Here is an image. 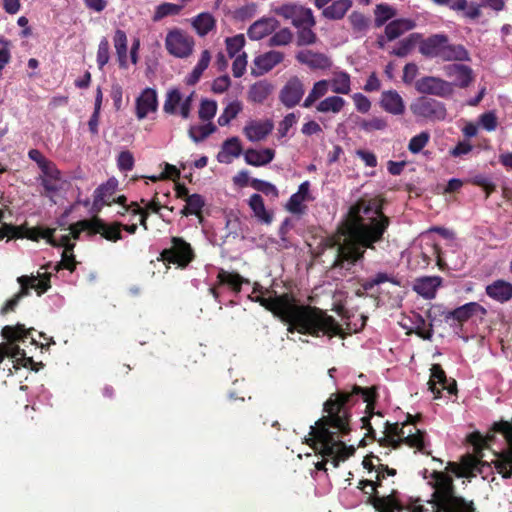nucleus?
<instances>
[{
    "label": "nucleus",
    "instance_id": "obj_45",
    "mask_svg": "<svg viewBox=\"0 0 512 512\" xmlns=\"http://www.w3.org/2000/svg\"><path fill=\"white\" fill-rule=\"evenodd\" d=\"M329 85L330 82H328V80L326 79L315 82L311 91L309 92V94L307 95L303 102V107H312L317 100H319L328 93Z\"/></svg>",
    "mask_w": 512,
    "mask_h": 512
},
{
    "label": "nucleus",
    "instance_id": "obj_4",
    "mask_svg": "<svg viewBox=\"0 0 512 512\" xmlns=\"http://www.w3.org/2000/svg\"><path fill=\"white\" fill-rule=\"evenodd\" d=\"M433 489L428 504L433 512H477L473 500H467L456 492L454 480L444 471L434 470L428 480Z\"/></svg>",
    "mask_w": 512,
    "mask_h": 512
},
{
    "label": "nucleus",
    "instance_id": "obj_3",
    "mask_svg": "<svg viewBox=\"0 0 512 512\" xmlns=\"http://www.w3.org/2000/svg\"><path fill=\"white\" fill-rule=\"evenodd\" d=\"M252 294L250 299L287 323L290 333L297 331L314 337L325 334L332 337L342 332L334 317L316 306L300 304L293 292L278 294L277 291L264 288L255 282Z\"/></svg>",
    "mask_w": 512,
    "mask_h": 512
},
{
    "label": "nucleus",
    "instance_id": "obj_53",
    "mask_svg": "<svg viewBox=\"0 0 512 512\" xmlns=\"http://www.w3.org/2000/svg\"><path fill=\"white\" fill-rule=\"evenodd\" d=\"M181 9H182V6L174 4V3H169V2L162 3L157 6L152 19L154 22L160 21L161 19H163L166 16L179 14Z\"/></svg>",
    "mask_w": 512,
    "mask_h": 512
},
{
    "label": "nucleus",
    "instance_id": "obj_40",
    "mask_svg": "<svg viewBox=\"0 0 512 512\" xmlns=\"http://www.w3.org/2000/svg\"><path fill=\"white\" fill-rule=\"evenodd\" d=\"M113 43L118 57L120 68H127V36L126 33L117 29L113 37Z\"/></svg>",
    "mask_w": 512,
    "mask_h": 512
},
{
    "label": "nucleus",
    "instance_id": "obj_36",
    "mask_svg": "<svg viewBox=\"0 0 512 512\" xmlns=\"http://www.w3.org/2000/svg\"><path fill=\"white\" fill-rule=\"evenodd\" d=\"M471 60L470 53L462 44L446 43L442 61L468 62Z\"/></svg>",
    "mask_w": 512,
    "mask_h": 512
},
{
    "label": "nucleus",
    "instance_id": "obj_57",
    "mask_svg": "<svg viewBox=\"0 0 512 512\" xmlns=\"http://www.w3.org/2000/svg\"><path fill=\"white\" fill-rule=\"evenodd\" d=\"M225 43H226V50H227L229 57L233 58L244 47L245 38H244L243 34H238L233 37H228L225 40Z\"/></svg>",
    "mask_w": 512,
    "mask_h": 512
},
{
    "label": "nucleus",
    "instance_id": "obj_64",
    "mask_svg": "<svg viewBox=\"0 0 512 512\" xmlns=\"http://www.w3.org/2000/svg\"><path fill=\"white\" fill-rule=\"evenodd\" d=\"M134 156L133 154L128 151H121L117 157V166L120 171L127 172L131 171L134 167Z\"/></svg>",
    "mask_w": 512,
    "mask_h": 512
},
{
    "label": "nucleus",
    "instance_id": "obj_27",
    "mask_svg": "<svg viewBox=\"0 0 512 512\" xmlns=\"http://www.w3.org/2000/svg\"><path fill=\"white\" fill-rule=\"evenodd\" d=\"M310 183L309 181H304L298 187V191L292 194L286 204V209L296 215H301L305 212V206L303 205L304 201L312 200L310 197Z\"/></svg>",
    "mask_w": 512,
    "mask_h": 512
},
{
    "label": "nucleus",
    "instance_id": "obj_41",
    "mask_svg": "<svg viewBox=\"0 0 512 512\" xmlns=\"http://www.w3.org/2000/svg\"><path fill=\"white\" fill-rule=\"evenodd\" d=\"M186 205L181 210L182 216H190L195 215L197 216L200 221L202 220V208L205 205V200L200 194H192L190 197H187V200H185Z\"/></svg>",
    "mask_w": 512,
    "mask_h": 512
},
{
    "label": "nucleus",
    "instance_id": "obj_51",
    "mask_svg": "<svg viewBox=\"0 0 512 512\" xmlns=\"http://www.w3.org/2000/svg\"><path fill=\"white\" fill-rule=\"evenodd\" d=\"M182 101V95L179 89L174 88L167 92L166 99L163 105V111L167 114H175L177 107Z\"/></svg>",
    "mask_w": 512,
    "mask_h": 512
},
{
    "label": "nucleus",
    "instance_id": "obj_34",
    "mask_svg": "<svg viewBox=\"0 0 512 512\" xmlns=\"http://www.w3.org/2000/svg\"><path fill=\"white\" fill-rule=\"evenodd\" d=\"M274 156H275V152H274V150H272L270 148H265L261 151L250 148V149H247L244 153L245 162L248 165H252V166H256V167L264 166V165L270 163L274 159Z\"/></svg>",
    "mask_w": 512,
    "mask_h": 512
},
{
    "label": "nucleus",
    "instance_id": "obj_23",
    "mask_svg": "<svg viewBox=\"0 0 512 512\" xmlns=\"http://www.w3.org/2000/svg\"><path fill=\"white\" fill-rule=\"evenodd\" d=\"M444 72L447 77L454 79L452 86L467 88L474 81L472 68L464 64L446 65Z\"/></svg>",
    "mask_w": 512,
    "mask_h": 512
},
{
    "label": "nucleus",
    "instance_id": "obj_8",
    "mask_svg": "<svg viewBox=\"0 0 512 512\" xmlns=\"http://www.w3.org/2000/svg\"><path fill=\"white\" fill-rule=\"evenodd\" d=\"M493 430L504 436L507 447L495 454L496 459L492 463L497 473L504 479H509L512 477V423L503 420L495 422Z\"/></svg>",
    "mask_w": 512,
    "mask_h": 512
},
{
    "label": "nucleus",
    "instance_id": "obj_43",
    "mask_svg": "<svg viewBox=\"0 0 512 512\" xmlns=\"http://www.w3.org/2000/svg\"><path fill=\"white\" fill-rule=\"evenodd\" d=\"M416 334L418 337L422 338L423 340H431L433 337V324L432 323H426V320L420 315L416 314L414 321H413V327L408 330L407 334Z\"/></svg>",
    "mask_w": 512,
    "mask_h": 512
},
{
    "label": "nucleus",
    "instance_id": "obj_47",
    "mask_svg": "<svg viewBox=\"0 0 512 512\" xmlns=\"http://www.w3.org/2000/svg\"><path fill=\"white\" fill-rule=\"evenodd\" d=\"M216 26V21L210 13H200L193 21V27L200 36L207 35Z\"/></svg>",
    "mask_w": 512,
    "mask_h": 512
},
{
    "label": "nucleus",
    "instance_id": "obj_2",
    "mask_svg": "<svg viewBox=\"0 0 512 512\" xmlns=\"http://www.w3.org/2000/svg\"><path fill=\"white\" fill-rule=\"evenodd\" d=\"M389 225L390 218L383 213L381 200L359 199L351 205L346 216L343 241L340 235L325 239L326 248H336L332 268L351 270L364 259L367 249L374 250L375 244L383 240Z\"/></svg>",
    "mask_w": 512,
    "mask_h": 512
},
{
    "label": "nucleus",
    "instance_id": "obj_28",
    "mask_svg": "<svg viewBox=\"0 0 512 512\" xmlns=\"http://www.w3.org/2000/svg\"><path fill=\"white\" fill-rule=\"evenodd\" d=\"M279 26V22L273 17H263L255 21L247 31V35L252 40H260L272 32Z\"/></svg>",
    "mask_w": 512,
    "mask_h": 512
},
{
    "label": "nucleus",
    "instance_id": "obj_42",
    "mask_svg": "<svg viewBox=\"0 0 512 512\" xmlns=\"http://www.w3.org/2000/svg\"><path fill=\"white\" fill-rule=\"evenodd\" d=\"M211 60V54L208 50H204L201 53V57L193 68L192 72L186 77V84L193 86L195 85L201 78L203 72L208 68Z\"/></svg>",
    "mask_w": 512,
    "mask_h": 512
},
{
    "label": "nucleus",
    "instance_id": "obj_25",
    "mask_svg": "<svg viewBox=\"0 0 512 512\" xmlns=\"http://www.w3.org/2000/svg\"><path fill=\"white\" fill-rule=\"evenodd\" d=\"M442 285L440 276H424L417 278L413 290L424 299L431 300L436 297L438 288Z\"/></svg>",
    "mask_w": 512,
    "mask_h": 512
},
{
    "label": "nucleus",
    "instance_id": "obj_52",
    "mask_svg": "<svg viewBox=\"0 0 512 512\" xmlns=\"http://www.w3.org/2000/svg\"><path fill=\"white\" fill-rule=\"evenodd\" d=\"M216 126L212 123L205 125L191 126L189 129V136L194 142H201L209 135L214 133Z\"/></svg>",
    "mask_w": 512,
    "mask_h": 512
},
{
    "label": "nucleus",
    "instance_id": "obj_16",
    "mask_svg": "<svg viewBox=\"0 0 512 512\" xmlns=\"http://www.w3.org/2000/svg\"><path fill=\"white\" fill-rule=\"evenodd\" d=\"M305 88L303 81L298 76L290 77L279 92V101L286 108H293L303 98Z\"/></svg>",
    "mask_w": 512,
    "mask_h": 512
},
{
    "label": "nucleus",
    "instance_id": "obj_9",
    "mask_svg": "<svg viewBox=\"0 0 512 512\" xmlns=\"http://www.w3.org/2000/svg\"><path fill=\"white\" fill-rule=\"evenodd\" d=\"M194 257L191 245L181 237H172L171 247L162 250L160 253V260L181 268L187 267Z\"/></svg>",
    "mask_w": 512,
    "mask_h": 512
},
{
    "label": "nucleus",
    "instance_id": "obj_46",
    "mask_svg": "<svg viewBox=\"0 0 512 512\" xmlns=\"http://www.w3.org/2000/svg\"><path fill=\"white\" fill-rule=\"evenodd\" d=\"M422 35L419 33H412L408 37L402 39L397 44V47H395L391 54L397 56V57H405L407 56L412 49L415 47V45L421 40Z\"/></svg>",
    "mask_w": 512,
    "mask_h": 512
},
{
    "label": "nucleus",
    "instance_id": "obj_62",
    "mask_svg": "<svg viewBox=\"0 0 512 512\" xmlns=\"http://www.w3.org/2000/svg\"><path fill=\"white\" fill-rule=\"evenodd\" d=\"M250 186L252 188H254L255 190L259 191V192H262L263 194L265 195H271L273 197H278V190L277 188L267 182V181H264V180H261V179H257V178H253L251 181H250Z\"/></svg>",
    "mask_w": 512,
    "mask_h": 512
},
{
    "label": "nucleus",
    "instance_id": "obj_7",
    "mask_svg": "<svg viewBox=\"0 0 512 512\" xmlns=\"http://www.w3.org/2000/svg\"><path fill=\"white\" fill-rule=\"evenodd\" d=\"M487 310L477 302H469L453 310H446L443 305L436 304L428 310V318L434 319L437 315L443 317L444 321L450 326L455 323L462 325L471 319L474 315H485Z\"/></svg>",
    "mask_w": 512,
    "mask_h": 512
},
{
    "label": "nucleus",
    "instance_id": "obj_21",
    "mask_svg": "<svg viewBox=\"0 0 512 512\" xmlns=\"http://www.w3.org/2000/svg\"><path fill=\"white\" fill-rule=\"evenodd\" d=\"M118 188V181L115 178L108 179L94 191L93 211L99 212L103 206H110Z\"/></svg>",
    "mask_w": 512,
    "mask_h": 512
},
{
    "label": "nucleus",
    "instance_id": "obj_10",
    "mask_svg": "<svg viewBox=\"0 0 512 512\" xmlns=\"http://www.w3.org/2000/svg\"><path fill=\"white\" fill-rule=\"evenodd\" d=\"M410 110L414 116L430 121H442L447 116L444 103L426 96L415 99L410 105Z\"/></svg>",
    "mask_w": 512,
    "mask_h": 512
},
{
    "label": "nucleus",
    "instance_id": "obj_58",
    "mask_svg": "<svg viewBox=\"0 0 512 512\" xmlns=\"http://www.w3.org/2000/svg\"><path fill=\"white\" fill-rule=\"evenodd\" d=\"M348 20L355 32H364L369 27V19L361 12L353 11Z\"/></svg>",
    "mask_w": 512,
    "mask_h": 512
},
{
    "label": "nucleus",
    "instance_id": "obj_44",
    "mask_svg": "<svg viewBox=\"0 0 512 512\" xmlns=\"http://www.w3.org/2000/svg\"><path fill=\"white\" fill-rule=\"evenodd\" d=\"M346 104V101L337 95L326 97L325 99L318 102L316 105L317 112L320 113H339L342 111Z\"/></svg>",
    "mask_w": 512,
    "mask_h": 512
},
{
    "label": "nucleus",
    "instance_id": "obj_37",
    "mask_svg": "<svg viewBox=\"0 0 512 512\" xmlns=\"http://www.w3.org/2000/svg\"><path fill=\"white\" fill-rule=\"evenodd\" d=\"M328 82H330L329 86L333 93L347 95L351 91V77L345 71L334 72Z\"/></svg>",
    "mask_w": 512,
    "mask_h": 512
},
{
    "label": "nucleus",
    "instance_id": "obj_5",
    "mask_svg": "<svg viewBox=\"0 0 512 512\" xmlns=\"http://www.w3.org/2000/svg\"><path fill=\"white\" fill-rule=\"evenodd\" d=\"M386 428L387 435L379 440L380 446H390L393 449H398L405 444L422 454H430V451L427 450L429 442L427 441V433L425 431L413 426L409 428V432H406V424H402V427H399L398 423L391 424L389 422H386Z\"/></svg>",
    "mask_w": 512,
    "mask_h": 512
},
{
    "label": "nucleus",
    "instance_id": "obj_33",
    "mask_svg": "<svg viewBox=\"0 0 512 512\" xmlns=\"http://www.w3.org/2000/svg\"><path fill=\"white\" fill-rule=\"evenodd\" d=\"M415 22L410 19L400 18L389 22L385 26L384 33L388 41H393L403 35L405 32L412 30Z\"/></svg>",
    "mask_w": 512,
    "mask_h": 512
},
{
    "label": "nucleus",
    "instance_id": "obj_49",
    "mask_svg": "<svg viewBox=\"0 0 512 512\" xmlns=\"http://www.w3.org/2000/svg\"><path fill=\"white\" fill-rule=\"evenodd\" d=\"M23 232V238H27L32 241H38L39 239H45L47 242H51V236L55 233L54 228H42V227H33L27 228L21 226Z\"/></svg>",
    "mask_w": 512,
    "mask_h": 512
},
{
    "label": "nucleus",
    "instance_id": "obj_13",
    "mask_svg": "<svg viewBox=\"0 0 512 512\" xmlns=\"http://www.w3.org/2000/svg\"><path fill=\"white\" fill-rule=\"evenodd\" d=\"M428 385L435 399L441 397L442 390H446L449 395H455L457 393L456 381L447 379L446 373L440 364L432 365Z\"/></svg>",
    "mask_w": 512,
    "mask_h": 512
},
{
    "label": "nucleus",
    "instance_id": "obj_1",
    "mask_svg": "<svg viewBox=\"0 0 512 512\" xmlns=\"http://www.w3.org/2000/svg\"><path fill=\"white\" fill-rule=\"evenodd\" d=\"M379 397L378 387H362L354 384L351 390H342L330 395L324 402L323 410L327 415L321 417L311 426L310 437L306 440L316 452L323 457H332V464L336 468L341 461H345L355 453L353 446H347L340 437L350 433L351 408L359 398L366 403L365 414L361 418L362 428L367 429V436L374 438L375 431L370 419L374 415L375 405Z\"/></svg>",
    "mask_w": 512,
    "mask_h": 512
},
{
    "label": "nucleus",
    "instance_id": "obj_12",
    "mask_svg": "<svg viewBox=\"0 0 512 512\" xmlns=\"http://www.w3.org/2000/svg\"><path fill=\"white\" fill-rule=\"evenodd\" d=\"M32 329H26L23 324H16L14 326L7 325L2 328L1 335L9 343L3 344L7 357L15 359L14 364L17 363V358L24 354L25 350L21 349L16 342H24L28 338Z\"/></svg>",
    "mask_w": 512,
    "mask_h": 512
},
{
    "label": "nucleus",
    "instance_id": "obj_6",
    "mask_svg": "<svg viewBox=\"0 0 512 512\" xmlns=\"http://www.w3.org/2000/svg\"><path fill=\"white\" fill-rule=\"evenodd\" d=\"M375 471L376 479L374 481L363 479L358 483V488L369 495L368 503L378 512H403L405 509L398 498L397 490L392 489L387 495H379L378 488L382 486V482L386 477L384 471L379 469L378 466Z\"/></svg>",
    "mask_w": 512,
    "mask_h": 512
},
{
    "label": "nucleus",
    "instance_id": "obj_39",
    "mask_svg": "<svg viewBox=\"0 0 512 512\" xmlns=\"http://www.w3.org/2000/svg\"><path fill=\"white\" fill-rule=\"evenodd\" d=\"M249 207L254 212L255 217H257L261 222L265 224H270L273 220V215L268 212L264 205V200L260 194H252L249 199Z\"/></svg>",
    "mask_w": 512,
    "mask_h": 512
},
{
    "label": "nucleus",
    "instance_id": "obj_22",
    "mask_svg": "<svg viewBox=\"0 0 512 512\" xmlns=\"http://www.w3.org/2000/svg\"><path fill=\"white\" fill-rule=\"evenodd\" d=\"M296 60L311 70H326L332 66V60L324 53L309 49L301 50L295 55Z\"/></svg>",
    "mask_w": 512,
    "mask_h": 512
},
{
    "label": "nucleus",
    "instance_id": "obj_11",
    "mask_svg": "<svg viewBox=\"0 0 512 512\" xmlns=\"http://www.w3.org/2000/svg\"><path fill=\"white\" fill-rule=\"evenodd\" d=\"M273 12L286 20H291L296 28H301L304 25L315 26L316 24L312 10L296 3H284L273 8Z\"/></svg>",
    "mask_w": 512,
    "mask_h": 512
},
{
    "label": "nucleus",
    "instance_id": "obj_38",
    "mask_svg": "<svg viewBox=\"0 0 512 512\" xmlns=\"http://www.w3.org/2000/svg\"><path fill=\"white\" fill-rule=\"evenodd\" d=\"M217 279L220 285L226 284L230 286L235 293H239L241 291L242 284L250 283L248 279L243 278L240 274L235 272L231 273L224 269H220Z\"/></svg>",
    "mask_w": 512,
    "mask_h": 512
},
{
    "label": "nucleus",
    "instance_id": "obj_60",
    "mask_svg": "<svg viewBox=\"0 0 512 512\" xmlns=\"http://www.w3.org/2000/svg\"><path fill=\"white\" fill-rule=\"evenodd\" d=\"M217 111V104L213 100H202L198 111L199 118L202 121H209L212 119Z\"/></svg>",
    "mask_w": 512,
    "mask_h": 512
},
{
    "label": "nucleus",
    "instance_id": "obj_59",
    "mask_svg": "<svg viewBox=\"0 0 512 512\" xmlns=\"http://www.w3.org/2000/svg\"><path fill=\"white\" fill-rule=\"evenodd\" d=\"M38 280L36 276H20L17 281L20 284V290L15 294L18 299H22L30 295V289H33L34 282Z\"/></svg>",
    "mask_w": 512,
    "mask_h": 512
},
{
    "label": "nucleus",
    "instance_id": "obj_17",
    "mask_svg": "<svg viewBox=\"0 0 512 512\" xmlns=\"http://www.w3.org/2000/svg\"><path fill=\"white\" fill-rule=\"evenodd\" d=\"M314 5L322 9V16L329 20H340L353 5L352 0H314Z\"/></svg>",
    "mask_w": 512,
    "mask_h": 512
},
{
    "label": "nucleus",
    "instance_id": "obj_63",
    "mask_svg": "<svg viewBox=\"0 0 512 512\" xmlns=\"http://www.w3.org/2000/svg\"><path fill=\"white\" fill-rule=\"evenodd\" d=\"M110 45L107 38L103 37L100 40L97 50V64L99 69H103V67L108 63L110 59Z\"/></svg>",
    "mask_w": 512,
    "mask_h": 512
},
{
    "label": "nucleus",
    "instance_id": "obj_26",
    "mask_svg": "<svg viewBox=\"0 0 512 512\" xmlns=\"http://www.w3.org/2000/svg\"><path fill=\"white\" fill-rule=\"evenodd\" d=\"M158 107V98L156 90L146 88L136 99V116L138 119H144L148 113L155 112Z\"/></svg>",
    "mask_w": 512,
    "mask_h": 512
},
{
    "label": "nucleus",
    "instance_id": "obj_14",
    "mask_svg": "<svg viewBox=\"0 0 512 512\" xmlns=\"http://www.w3.org/2000/svg\"><path fill=\"white\" fill-rule=\"evenodd\" d=\"M86 227L91 228V235L100 234L101 237L110 242H117L122 239L121 222L106 223L103 219L95 216L89 221L83 222Z\"/></svg>",
    "mask_w": 512,
    "mask_h": 512
},
{
    "label": "nucleus",
    "instance_id": "obj_19",
    "mask_svg": "<svg viewBox=\"0 0 512 512\" xmlns=\"http://www.w3.org/2000/svg\"><path fill=\"white\" fill-rule=\"evenodd\" d=\"M284 59V54L280 51L271 50L266 53L260 54L253 60L251 74L254 76H261L272 70L275 66L281 63Z\"/></svg>",
    "mask_w": 512,
    "mask_h": 512
},
{
    "label": "nucleus",
    "instance_id": "obj_31",
    "mask_svg": "<svg viewBox=\"0 0 512 512\" xmlns=\"http://www.w3.org/2000/svg\"><path fill=\"white\" fill-rule=\"evenodd\" d=\"M485 292L491 299L505 303L512 299V284L505 280L498 279L487 285Z\"/></svg>",
    "mask_w": 512,
    "mask_h": 512
},
{
    "label": "nucleus",
    "instance_id": "obj_48",
    "mask_svg": "<svg viewBox=\"0 0 512 512\" xmlns=\"http://www.w3.org/2000/svg\"><path fill=\"white\" fill-rule=\"evenodd\" d=\"M396 9L386 3L376 5L374 10V23L377 28L382 27L387 21L396 16Z\"/></svg>",
    "mask_w": 512,
    "mask_h": 512
},
{
    "label": "nucleus",
    "instance_id": "obj_56",
    "mask_svg": "<svg viewBox=\"0 0 512 512\" xmlns=\"http://www.w3.org/2000/svg\"><path fill=\"white\" fill-rule=\"evenodd\" d=\"M430 140V134L427 131H423L413 136L408 144V149L411 153L417 154L428 144Z\"/></svg>",
    "mask_w": 512,
    "mask_h": 512
},
{
    "label": "nucleus",
    "instance_id": "obj_61",
    "mask_svg": "<svg viewBox=\"0 0 512 512\" xmlns=\"http://www.w3.org/2000/svg\"><path fill=\"white\" fill-rule=\"evenodd\" d=\"M293 34L288 28H282L274 33L269 39L270 46H283L292 41Z\"/></svg>",
    "mask_w": 512,
    "mask_h": 512
},
{
    "label": "nucleus",
    "instance_id": "obj_29",
    "mask_svg": "<svg viewBox=\"0 0 512 512\" xmlns=\"http://www.w3.org/2000/svg\"><path fill=\"white\" fill-rule=\"evenodd\" d=\"M274 124L271 120L250 121L243 129L245 136L251 142L265 139L273 130Z\"/></svg>",
    "mask_w": 512,
    "mask_h": 512
},
{
    "label": "nucleus",
    "instance_id": "obj_35",
    "mask_svg": "<svg viewBox=\"0 0 512 512\" xmlns=\"http://www.w3.org/2000/svg\"><path fill=\"white\" fill-rule=\"evenodd\" d=\"M273 91V85L266 80L252 84L248 91V100L253 103H263Z\"/></svg>",
    "mask_w": 512,
    "mask_h": 512
},
{
    "label": "nucleus",
    "instance_id": "obj_30",
    "mask_svg": "<svg viewBox=\"0 0 512 512\" xmlns=\"http://www.w3.org/2000/svg\"><path fill=\"white\" fill-rule=\"evenodd\" d=\"M380 106L384 111L392 115H402L405 111L404 101L395 90L382 92Z\"/></svg>",
    "mask_w": 512,
    "mask_h": 512
},
{
    "label": "nucleus",
    "instance_id": "obj_24",
    "mask_svg": "<svg viewBox=\"0 0 512 512\" xmlns=\"http://www.w3.org/2000/svg\"><path fill=\"white\" fill-rule=\"evenodd\" d=\"M167 50L176 57L184 58L191 54L192 43L179 32H170L166 38Z\"/></svg>",
    "mask_w": 512,
    "mask_h": 512
},
{
    "label": "nucleus",
    "instance_id": "obj_20",
    "mask_svg": "<svg viewBox=\"0 0 512 512\" xmlns=\"http://www.w3.org/2000/svg\"><path fill=\"white\" fill-rule=\"evenodd\" d=\"M43 176L41 177V186L44 188V195L52 198L61 189V172L56 165L51 162L41 169Z\"/></svg>",
    "mask_w": 512,
    "mask_h": 512
},
{
    "label": "nucleus",
    "instance_id": "obj_18",
    "mask_svg": "<svg viewBox=\"0 0 512 512\" xmlns=\"http://www.w3.org/2000/svg\"><path fill=\"white\" fill-rule=\"evenodd\" d=\"M448 36L445 34H433L420 40L419 52L427 58H439L442 60Z\"/></svg>",
    "mask_w": 512,
    "mask_h": 512
},
{
    "label": "nucleus",
    "instance_id": "obj_54",
    "mask_svg": "<svg viewBox=\"0 0 512 512\" xmlns=\"http://www.w3.org/2000/svg\"><path fill=\"white\" fill-rule=\"evenodd\" d=\"M314 26L304 25L301 28H298L297 31V45L298 46H307L312 45L317 40L316 33L312 30Z\"/></svg>",
    "mask_w": 512,
    "mask_h": 512
},
{
    "label": "nucleus",
    "instance_id": "obj_55",
    "mask_svg": "<svg viewBox=\"0 0 512 512\" xmlns=\"http://www.w3.org/2000/svg\"><path fill=\"white\" fill-rule=\"evenodd\" d=\"M385 282H391L396 285L399 284L398 281L394 280L393 277H390L387 273L379 272L375 277L364 280L361 283V288H363L364 291H370L376 285H380Z\"/></svg>",
    "mask_w": 512,
    "mask_h": 512
},
{
    "label": "nucleus",
    "instance_id": "obj_32",
    "mask_svg": "<svg viewBox=\"0 0 512 512\" xmlns=\"http://www.w3.org/2000/svg\"><path fill=\"white\" fill-rule=\"evenodd\" d=\"M243 152L241 141L238 137H231L226 139L223 144L221 151L217 154V160L220 163L229 164L233 158L239 157Z\"/></svg>",
    "mask_w": 512,
    "mask_h": 512
},
{
    "label": "nucleus",
    "instance_id": "obj_50",
    "mask_svg": "<svg viewBox=\"0 0 512 512\" xmlns=\"http://www.w3.org/2000/svg\"><path fill=\"white\" fill-rule=\"evenodd\" d=\"M242 111V104L239 101H233L229 103L222 114L218 117V124L220 126L228 125L237 115Z\"/></svg>",
    "mask_w": 512,
    "mask_h": 512
},
{
    "label": "nucleus",
    "instance_id": "obj_15",
    "mask_svg": "<svg viewBox=\"0 0 512 512\" xmlns=\"http://www.w3.org/2000/svg\"><path fill=\"white\" fill-rule=\"evenodd\" d=\"M416 89L421 94L449 97L453 93L452 83L434 76H425L416 82Z\"/></svg>",
    "mask_w": 512,
    "mask_h": 512
}]
</instances>
